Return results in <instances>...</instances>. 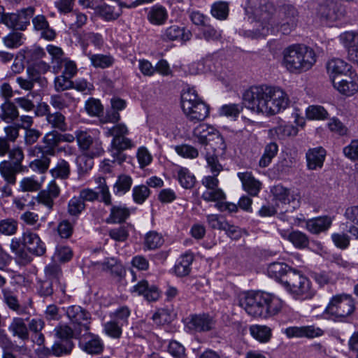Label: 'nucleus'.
I'll return each mask as SVG.
<instances>
[{"label": "nucleus", "instance_id": "1", "mask_svg": "<svg viewBox=\"0 0 358 358\" xmlns=\"http://www.w3.org/2000/svg\"><path fill=\"white\" fill-rule=\"evenodd\" d=\"M245 11L254 19L257 36L264 37L278 27L287 34L296 24L297 10L292 5L282 6L277 13L270 0H248Z\"/></svg>", "mask_w": 358, "mask_h": 358}, {"label": "nucleus", "instance_id": "2", "mask_svg": "<svg viewBox=\"0 0 358 358\" xmlns=\"http://www.w3.org/2000/svg\"><path fill=\"white\" fill-rule=\"evenodd\" d=\"M245 91L243 94V104L257 113L275 115L287 108L289 99L285 91Z\"/></svg>", "mask_w": 358, "mask_h": 358}, {"label": "nucleus", "instance_id": "3", "mask_svg": "<svg viewBox=\"0 0 358 358\" xmlns=\"http://www.w3.org/2000/svg\"><path fill=\"white\" fill-rule=\"evenodd\" d=\"M239 306L254 317L268 318L277 315L282 306V301L264 292H248L239 298Z\"/></svg>", "mask_w": 358, "mask_h": 358}, {"label": "nucleus", "instance_id": "4", "mask_svg": "<svg viewBox=\"0 0 358 358\" xmlns=\"http://www.w3.org/2000/svg\"><path fill=\"white\" fill-rule=\"evenodd\" d=\"M66 141L67 135L66 134H61L57 131L46 134L43 138L44 146L36 145L28 149V156L35 158L29 163V167L34 172L45 173L50 166V157L55 155V149L59 148L61 143Z\"/></svg>", "mask_w": 358, "mask_h": 358}, {"label": "nucleus", "instance_id": "5", "mask_svg": "<svg viewBox=\"0 0 358 358\" xmlns=\"http://www.w3.org/2000/svg\"><path fill=\"white\" fill-rule=\"evenodd\" d=\"M316 62L315 51L303 44H293L282 51V66L288 71L299 73L310 69Z\"/></svg>", "mask_w": 358, "mask_h": 358}, {"label": "nucleus", "instance_id": "6", "mask_svg": "<svg viewBox=\"0 0 358 358\" xmlns=\"http://www.w3.org/2000/svg\"><path fill=\"white\" fill-rule=\"evenodd\" d=\"M326 68L335 90L358 89L357 75L351 71V66L343 59L331 58Z\"/></svg>", "mask_w": 358, "mask_h": 358}, {"label": "nucleus", "instance_id": "7", "mask_svg": "<svg viewBox=\"0 0 358 358\" xmlns=\"http://www.w3.org/2000/svg\"><path fill=\"white\" fill-rule=\"evenodd\" d=\"M282 285L296 299H311L316 294L310 280L296 269L287 273V278L282 280Z\"/></svg>", "mask_w": 358, "mask_h": 358}, {"label": "nucleus", "instance_id": "8", "mask_svg": "<svg viewBox=\"0 0 358 358\" xmlns=\"http://www.w3.org/2000/svg\"><path fill=\"white\" fill-rule=\"evenodd\" d=\"M356 310L355 300L351 294H339L333 296L324 314L334 322H347Z\"/></svg>", "mask_w": 358, "mask_h": 358}, {"label": "nucleus", "instance_id": "9", "mask_svg": "<svg viewBox=\"0 0 358 358\" xmlns=\"http://www.w3.org/2000/svg\"><path fill=\"white\" fill-rule=\"evenodd\" d=\"M190 74L210 73L222 80L227 86L229 70L224 67L222 59L217 55L206 56L200 61L192 62L188 66Z\"/></svg>", "mask_w": 358, "mask_h": 358}, {"label": "nucleus", "instance_id": "10", "mask_svg": "<svg viewBox=\"0 0 358 358\" xmlns=\"http://www.w3.org/2000/svg\"><path fill=\"white\" fill-rule=\"evenodd\" d=\"M52 177L55 178L51 180L45 189L41 190L36 199L38 203L45 206L48 209L51 210L54 206V199H57L60 194V188L56 182V178H67V162L62 159L56 167L50 170Z\"/></svg>", "mask_w": 358, "mask_h": 358}, {"label": "nucleus", "instance_id": "11", "mask_svg": "<svg viewBox=\"0 0 358 358\" xmlns=\"http://www.w3.org/2000/svg\"><path fill=\"white\" fill-rule=\"evenodd\" d=\"M180 98L182 109L189 121L196 123L208 116L209 107L199 97L196 91H183Z\"/></svg>", "mask_w": 358, "mask_h": 358}, {"label": "nucleus", "instance_id": "12", "mask_svg": "<svg viewBox=\"0 0 358 358\" xmlns=\"http://www.w3.org/2000/svg\"><path fill=\"white\" fill-rule=\"evenodd\" d=\"M71 338L78 340L79 347L87 354L100 355L103 350V344L101 338L90 332L88 325L77 326Z\"/></svg>", "mask_w": 358, "mask_h": 358}, {"label": "nucleus", "instance_id": "13", "mask_svg": "<svg viewBox=\"0 0 358 358\" xmlns=\"http://www.w3.org/2000/svg\"><path fill=\"white\" fill-rule=\"evenodd\" d=\"M48 69L49 66L45 62H39L34 67L27 69L28 79L18 77L16 78V82L22 90H31L36 83H39L41 87H44L46 81L38 76V73H45Z\"/></svg>", "mask_w": 358, "mask_h": 358}, {"label": "nucleus", "instance_id": "14", "mask_svg": "<svg viewBox=\"0 0 358 358\" xmlns=\"http://www.w3.org/2000/svg\"><path fill=\"white\" fill-rule=\"evenodd\" d=\"M188 329L194 332H207L214 328L215 320L208 314H192L185 319Z\"/></svg>", "mask_w": 358, "mask_h": 358}, {"label": "nucleus", "instance_id": "15", "mask_svg": "<svg viewBox=\"0 0 358 358\" xmlns=\"http://www.w3.org/2000/svg\"><path fill=\"white\" fill-rule=\"evenodd\" d=\"M88 318V313L80 306H72L69 307V340L71 336L73 335L74 329H77V326L87 325L86 322ZM73 347V344L69 341V353Z\"/></svg>", "mask_w": 358, "mask_h": 358}, {"label": "nucleus", "instance_id": "16", "mask_svg": "<svg viewBox=\"0 0 358 358\" xmlns=\"http://www.w3.org/2000/svg\"><path fill=\"white\" fill-rule=\"evenodd\" d=\"M133 146L131 141L123 137L113 138L111 142L110 152L113 162H117L119 164H122L127 159V155L124 153V150L131 148Z\"/></svg>", "mask_w": 358, "mask_h": 358}, {"label": "nucleus", "instance_id": "17", "mask_svg": "<svg viewBox=\"0 0 358 358\" xmlns=\"http://www.w3.org/2000/svg\"><path fill=\"white\" fill-rule=\"evenodd\" d=\"M22 244L32 255L41 257L45 255L46 247L40 237L31 231H27L22 235Z\"/></svg>", "mask_w": 358, "mask_h": 358}, {"label": "nucleus", "instance_id": "18", "mask_svg": "<svg viewBox=\"0 0 358 358\" xmlns=\"http://www.w3.org/2000/svg\"><path fill=\"white\" fill-rule=\"evenodd\" d=\"M1 22L8 28L24 30L29 24L27 10H21L15 13H3Z\"/></svg>", "mask_w": 358, "mask_h": 358}, {"label": "nucleus", "instance_id": "19", "mask_svg": "<svg viewBox=\"0 0 358 358\" xmlns=\"http://www.w3.org/2000/svg\"><path fill=\"white\" fill-rule=\"evenodd\" d=\"M191 36L189 30L175 24L163 29L161 34L162 38L165 41H178L182 43L189 41Z\"/></svg>", "mask_w": 358, "mask_h": 358}, {"label": "nucleus", "instance_id": "20", "mask_svg": "<svg viewBox=\"0 0 358 358\" xmlns=\"http://www.w3.org/2000/svg\"><path fill=\"white\" fill-rule=\"evenodd\" d=\"M25 167L18 164H15L11 161L4 160L0 163V174L9 185H15L17 181L16 175L24 172Z\"/></svg>", "mask_w": 358, "mask_h": 358}, {"label": "nucleus", "instance_id": "21", "mask_svg": "<svg viewBox=\"0 0 358 358\" xmlns=\"http://www.w3.org/2000/svg\"><path fill=\"white\" fill-rule=\"evenodd\" d=\"M285 334L288 338H313L320 336L323 334V331L314 326L303 327H290L285 330Z\"/></svg>", "mask_w": 358, "mask_h": 358}, {"label": "nucleus", "instance_id": "22", "mask_svg": "<svg viewBox=\"0 0 358 358\" xmlns=\"http://www.w3.org/2000/svg\"><path fill=\"white\" fill-rule=\"evenodd\" d=\"M1 299L6 306L17 314L23 315L28 313L26 306L21 305L15 292L8 289L3 288L1 290Z\"/></svg>", "mask_w": 358, "mask_h": 358}, {"label": "nucleus", "instance_id": "23", "mask_svg": "<svg viewBox=\"0 0 358 358\" xmlns=\"http://www.w3.org/2000/svg\"><path fill=\"white\" fill-rule=\"evenodd\" d=\"M20 124L8 125L4 127V136H0V156H5L9 151L10 143H14L19 137Z\"/></svg>", "mask_w": 358, "mask_h": 358}, {"label": "nucleus", "instance_id": "24", "mask_svg": "<svg viewBox=\"0 0 358 358\" xmlns=\"http://www.w3.org/2000/svg\"><path fill=\"white\" fill-rule=\"evenodd\" d=\"M168 17V10L160 4H155L151 6L147 11V19L152 25H163L166 22Z\"/></svg>", "mask_w": 358, "mask_h": 358}, {"label": "nucleus", "instance_id": "25", "mask_svg": "<svg viewBox=\"0 0 358 358\" xmlns=\"http://www.w3.org/2000/svg\"><path fill=\"white\" fill-rule=\"evenodd\" d=\"M326 156V151L322 147L308 150L306 157L307 167L309 170H315L322 168Z\"/></svg>", "mask_w": 358, "mask_h": 358}, {"label": "nucleus", "instance_id": "26", "mask_svg": "<svg viewBox=\"0 0 358 358\" xmlns=\"http://www.w3.org/2000/svg\"><path fill=\"white\" fill-rule=\"evenodd\" d=\"M8 329L13 337H17L22 341H28L29 338L28 327L22 317L13 318Z\"/></svg>", "mask_w": 358, "mask_h": 358}, {"label": "nucleus", "instance_id": "27", "mask_svg": "<svg viewBox=\"0 0 358 358\" xmlns=\"http://www.w3.org/2000/svg\"><path fill=\"white\" fill-rule=\"evenodd\" d=\"M238 177L242 182L243 189L250 196H255L261 189V182L256 180L251 173H238Z\"/></svg>", "mask_w": 358, "mask_h": 358}, {"label": "nucleus", "instance_id": "28", "mask_svg": "<svg viewBox=\"0 0 358 358\" xmlns=\"http://www.w3.org/2000/svg\"><path fill=\"white\" fill-rule=\"evenodd\" d=\"M332 224V219L329 216H320L306 222V229L313 234H318L327 231Z\"/></svg>", "mask_w": 358, "mask_h": 358}, {"label": "nucleus", "instance_id": "29", "mask_svg": "<svg viewBox=\"0 0 358 358\" xmlns=\"http://www.w3.org/2000/svg\"><path fill=\"white\" fill-rule=\"evenodd\" d=\"M134 292L143 294L149 301H154L159 297L158 288L155 286H149L148 281L141 280L134 287Z\"/></svg>", "mask_w": 358, "mask_h": 358}, {"label": "nucleus", "instance_id": "30", "mask_svg": "<svg viewBox=\"0 0 358 358\" xmlns=\"http://www.w3.org/2000/svg\"><path fill=\"white\" fill-rule=\"evenodd\" d=\"M294 268L283 262H273L267 268L268 275L282 282V279L287 278V273Z\"/></svg>", "mask_w": 358, "mask_h": 358}, {"label": "nucleus", "instance_id": "31", "mask_svg": "<svg viewBox=\"0 0 358 358\" xmlns=\"http://www.w3.org/2000/svg\"><path fill=\"white\" fill-rule=\"evenodd\" d=\"M194 260V255L191 252H187L178 260L174 266L176 274L179 277H184L190 273L191 264Z\"/></svg>", "mask_w": 358, "mask_h": 358}, {"label": "nucleus", "instance_id": "32", "mask_svg": "<svg viewBox=\"0 0 358 358\" xmlns=\"http://www.w3.org/2000/svg\"><path fill=\"white\" fill-rule=\"evenodd\" d=\"M130 211L124 206H113L106 222L108 224L123 223L129 217Z\"/></svg>", "mask_w": 358, "mask_h": 358}, {"label": "nucleus", "instance_id": "33", "mask_svg": "<svg viewBox=\"0 0 358 358\" xmlns=\"http://www.w3.org/2000/svg\"><path fill=\"white\" fill-rule=\"evenodd\" d=\"M96 14L105 21H113L122 14V8H115L106 3L98 6L96 9Z\"/></svg>", "mask_w": 358, "mask_h": 358}, {"label": "nucleus", "instance_id": "34", "mask_svg": "<svg viewBox=\"0 0 358 358\" xmlns=\"http://www.w3.org/2000/svg\"><path fill=\"white\" fill-rule=\"evenodd\" d=\"M341 43L348 50V57L350 52L358 50V34L355 31H349L341 34L339 36Z\"/></svg>", "mask_w": 358, "mask_h": 358}, {"label": "nucleus", "instance_id": "35", "mask_svg": "<svg viewBox=\"0 0 358 358\" xmlns=\"http://www.w3.org/2000/svg\"><path fill=\"white\" fill-rule=\"evenodd\" d=\"M210 134L217 135V129L207 124H199L193 131V135L201 145H208Z\"/></svg>", "mask_w": 358, "mask_h": 358}, {"label": "nucleus", "instance_id": "36", "mask_svg": "<svg viewBox=\"0 0 358 358\" xmlns=\"http://www.w3.org/2000/svg\"><path fill=\"white\" fill-rule=\"evenodd\" d=\"M287 239L296 248L299 250L308 248L310 243L308 236L299 230H294L290 232Z\"/></svg>", "mask_w": 358, "mask_h": 358}, {"label": "nucleus", "instance_id": "37", "mask_svg": "<svg viewBox=\"0 0 358 358\" xmlns=\"http://www.w3.org/2000/svg\"><path fill=\"white\" fill-rule=\"evenodd\" d=\"M44 179V177H41V180L38 181L36 180L34 177L24 178L20 180L19 183L18 191L22 192H32L41 190Z\"/></svg>", "mask_w": 358, "mask_h": 358}, {"label": "nucleus", "instance_id": "38", "mask_svg": "<svg viewBox=\"0 0 358 358\" xmlns=\"http://www.w3.org/2000/svg\"><path fill=\"white\" fill-rule=\"evenodd\" d=\"M25 37L23 34L17 31H11L2 38L3 45L9 49H15L23 45Z\"/></svg>", "mask_w": 358, "mask_h": 358}, {"label": "nucleus", "instance_id": "39", "mask_svg": "<svg viewBox=\"0 0 358 358\" xmlns=\"http://www.w3.org/2000/svg\"><path fill=\"white\" fill-rule=\"evenodd\" d=\"M251 335L261 343L268 342L271 337V329L264 325H252L250 327Z\"/></svg>", "mask_w": 358, "mask_h": 358}, {"label": "nucleus", "instance_id": "40", "mask_svg": "<svg viewBox=\"0 0 358 358\" xmlns=\"http://www.w3.org/2000/svg\"><path fill=\"white\" fill-rule=\"evenodd\" d=\"M1 120L7 123L12 122L19 117V113L15 105L10 101H6L1 106Z\"/></svg>", "mask_w": 358, "mask_h": 358}, {"label": "nucleus", "instance_id": "41", "mask_svg": "<svg viewBox=\"0 0 358 358\" xmlns=\"http://www.w3.org/2000/svg\"><path fill=\"white\" fill-rule=\"evenodd\" d=\"M278 146L276 143L271 142L267 144L264 148V152L262 156L259 165L260 167L265 168L271 162L273 158L277 155Z\"/></svg>", "mask_w": 358, "mask_h": 358}, {"label": "nucleus", "instance_id": "42", "mask_svg": "<svg viewBox=\"0 0 358 358\" xmlns=\"http://www.w3.org/2000/svg\"><path fill=\"white\" fill-rule=\"evenodd\" d=\"M131 315V310L127 306H122L117 308L115 311L110 313V317L118 322L123 327L128 324V320Z\"/></svg>", "mask_w": 358, "mask_h": 358}, {"label": "nucleus", "instance_id": "43", "mask_svg": "<svg viewBox=\"0 0 358 358\" xmlns=\"http://www.w3.org/2000/svg\"><path fill=\"white\" fill-rule=\"evenodd\" d=\"M41 100V95L37 92H30L26 97L17 98L16 102L20 107L26 110H31L34 109V102L38 103Z\"/></svg>", "mask_w": 358, "mask_h": 358}, {"label": "nucleus", "instance_id": "44", "mask_svg": "<svg viewBox=\"0 0 358 358\" xmlns=\"http://www.w3.org/2000/svg\"><path fill=\"white\" fill-rule=\"evenodd\" d=\"M132 178L127 175H120L114 185V193L115 194H124L131 189Z\"/></svg>", "mask_w": 358, "mask_h": 358}, {"label": "nucleus", "instance_id": "45", "mask_svg": "<svg viewBox=\"0 0 358 358\" xmlns=\"http://www.w3.org/2000/svg\"><path fill=\"white\" fill-rule=\"evenodd\" d=\"M129 224L121 225L118 227L111 229L108 231V236L113 240L118 242L125 241L129 236Z\"/></svg>", "mask_w": 358, "mask_h": 358}, {"label": "nucleus", "instance_id": "46", "mask_svg": "<svg viewBox=\"0 0 358 358\" xmlns=\"http://www.w3.org/2000/svg\"><path fill=\"white\" fill-rule=\"evenodd\" d=\"M123 326L112 319L103 324V331L108 336L118 339L122 334Z\"/></svg>", "mask_w": 358, "mask_h": 358}, {"label": "nucleus", "instance_id": "47", "mask_svg": "<svg viewBox=\"0 0 358 358\" xmlns=\"http://www.w3.org/2000/svg\"><path fill=\"white\" fill-rule=\"evenodd\" d=\"M178 178L180 185L185 189L192 188L196 182L194 176L187 168H180Z\"/></svg>", "mask_w": 358, "mask_h": 358}, {"label": "nucleus", "instance_id": "48", "mask_svg": "<svg viewBox=\"0 0 358 358\" xmlns=\"http://www.w3.org/2000/svg\"><path fill=\"white\" fill-rule=\"evenodd\" d=\"M210 12L217 20H225L229 14V5L226 1H217L212 5Z\"/></svg>", "mask_w": 358, "mask_h": 358}, {"label": "nucleus", "instance_id": "49", "mask_svg": "<svg viewBox=\"0 0 358 358\" xmlns=\"http://www.w3.org/2000/svg\"><path fill=\"white\" fill-rule=\"evenodd\" d=\"M306 115L309 120H325L328 113L322 106L312 105L307 108Z\"/></svg>", "mask_w": 358, "mask_h": 358}, {"label": "nucleus", "instance_id": "50", "mask_svg": "<svg viewBox=\"0 0 358 358\" xmlns=\"http://www.w3.org/2000/svg\"><path fill=\"white\" fill-rule=\"evenodd\" d=\"M92 64L96 68L105 69L110 66L113 63V59L110 55H92L90 56Z\"/></svg>", "mask_w": 358, "mask_h": 358}, {"label": "nucleus", "instance_id": "51", "mask_svg": "<svg viewBox=\"0 0 358 358\" xmlns=\"http://www.w3.org/2000/svg\"><path fill=\"white\" fill-rule=\"evenodd\" d=\"M163 243L162 236L155 231H151L145 235V246L148 250H155L162 245Z\"/></svg>", "mask_w": 358, "mask_h": 358}, {"label": "nucleus", "instance_id": "52", "mask_svg": "<svg viewBox=\"0 0 358 358\" xmlns=\"http://www.w3.org/2000/svg\"><path fill=\"white\" fill-rule=\"evenodd\" d=\"M95 182L97 184L96 188L99 190V193L101 195V201L107 206L111 205V196L105 178L98 177L95 179Z\"/></svg>", "mask_w": 358, "mask_h": 358}, {"label": "nucleus", "instance_id": "53", "mask_svg": "<svg viewBox=\"0 0 358 358\" xmlns=\"http://www.w3.org/2000/svg\"><path fill=\"white\" fill-rule=\"evenodd\" d=\"M48 122L52 124V127L58 129L62 131L66 129V117L59 112L49 113L47 116Z\"/></svg>", "mask_w": 358, "mask_h": 358}, {"label": "nucleus", "instance_id": "54", "mask_svg": "<svg viewBox=\"0 0 358 358\" xmlns=\"http://www.w3.org/2000/svg\"><path fill=\"white\" fill-rule=\"evenodd\" d=\"M36 288L38 294L41 297H48L53 294L52 282L50 279H38Z\"/></svg>", "mask_w": 358, "mask_h": 358}, {"label": "nucleus", "instance_id": "55", "mask_svg": "<svg viewBox=\"0 0 358 358\" xmlns=\"http://www.w3.org/2000/svg\"><path fill=\"white\" fill-rule=\"evenodd\" d=\"M243 110L242 106L236 103L225 104L219 109L221 116L237 117Z\"/></svg>", "mask_w": 358, "mask_h": 358}, {"label": "nucleus", "instance_id": "56", "mask_svg": "<svg viewBox=\"0 0 358 358\" xmlns=\"http://www.w3.org/2000/svg\"><path fill=\"white\" fill-rule=\"evenodd\" d=\"M175 150L178 155L185 158L194 159L199 156L198 150L187 144L176 145Z\"/></svg>", "mask_w": 358, "mask_h": 358}, {"label": "nucleus", "instance_id": "57", "mask_svg": "<svg viewBox=\"0 0 358 358\" xmlns=\"http://www.w3.org/2000/svg\"><path fill=\"white\" fill-rule=\"evenodd\" d=\"M17 230V222L13 219H5L0 221V234L12 236Z\"/></svg>", "mask_w": 358, "mask_h": 358}, {"label": "nucleus", "instance_id": "58", "mask_svg": "<svg viewBox=\"0 0 358 358\" xmlns=\"http://www.w3.org/2000/svg\"><path fill=\"white\" fill-rule=\"evenodd\" d=\"M132 192L134 201L139 204L143 203L150 194L149 188L143 185L134 187Z\"/></svg>", "mask_w": 358, "mask_h": 358}, {"label": "nucleus", "instance_id": "59", "mask_svg": "<svg viewBox=\"0 0 358 358\" xmlns=\"http://www.w3.org/2000/svg\"><path fill=\"white\" fill-rule=\"evenodd\" d=\"M85 205L82 198L73 197L69 202V214L78 216L85 209Z\"/></svg>", "mask_w": 358, "mask_h": 358}, {"label": "nucleus", "instance_id": "60", "mask_svg": "<svg viewBox=\"0 0 358 358\" xmlns=\"http://www.w3.org/2000/svg\"><path fill=\"white\" fill-rule=\"evenodd\" d=\"M207 222L213 229H218L224 231L227 226L228 222L223 217H220L217 215H207Z\"/></svg>", "mask_w": 358, "mask_h": 358}, {"label": "nucleus", "instance_id": "61", "mask_svg": "<svg viewBox=\"0 0 358 358\" xmlns=\"http://www.w3.org/2000/svg\"><path fill=\"white\" fill-rule=\"evenodd\" d=\"M85 109L92 116H97L103 111V106L99 100L90 99L85 103Z\"/></svg>", "mask_w": 358, "mask_h": 358}, {"label": "nucleus", "instance_id": "62", "mask_svg": "<svg viewBox=\"0 0 358 358\" xmlns=\"http://www.w3.org/2000/svg\"><path fill=\"white\" fill-rule=\"evenodd\" d=\"M334 245L342 250L346 249L350 245V237L344 233H335L331 235Z\"/></svg>", "mask_w": 358, "mask_h": 358}, {"label": "nucleus", "instance_id": "63", "mask_svg": "<svg viewBox=\"0 0 358 358\" xmlns=\"http://www.w3.org/2000/svg\"><path fill=\"white\" fill-rule=\"evenodd\" d=\"M328 127L331 131L340 136L346 135L348 133V128L336 117L330 120Z\"/></svg>", "mask_w": 358, "mask_h": 358}, {"label": "nucleus", "instance_id": "64", "mask_svg": "<svg viewBox=\"0 0 358 358\" xmlns=\"http://www.w3.org/2000/svg\"><path fill=\"white\" fill-rule=\"evenodd\" d=\"M343 153L346 157L351 160L358 159V139L352 140L350 143L343 148Z\"/></svg>", "mask_w": 358, "mask_h": 358}]
</instances>
